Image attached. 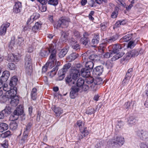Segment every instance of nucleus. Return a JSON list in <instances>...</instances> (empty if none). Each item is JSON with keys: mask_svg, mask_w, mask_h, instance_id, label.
<instances>
[{"mask_svg": "<svg viewBox=\"0 0 148 148\" xmlns=\"http://www.w3.org/2000/svg\"><path fill=\"white\" fill-rule=\"evenodd\" d=\"M23 136L22 137L21 140L23 141V142H25V141H26L27 136H28V133L27 131L24 132L23 133Z\"/></svg>", "mask_w": 148, "mask_h": 148, "instance_id": "3c124183", "label": "nucleus"}, {"mask_svg": "<svg viewBox=\"0 0 148 148\" xmlns=\"http://www.w3.org/2000/svg\"><path fill=\"white\" fill-rule=\"evenodd\" d=\"M10 23H6L2 25L0 28V34L1 35H4L6 33L7 28L10 26Z\"/></svg>", "mask_w": 148, "mask_h": 148, "instance_id": "dca6fc26", "label": "nucleus"}, {"mask_svg": "<svg viewBox=\"0 0 148 148\" xmlns=\"http://www.w3.org/2000/svg\"><path fill=\"white\" fill-rule=\"evenodd\" d=\"M42 24L40 22H37L36 23L34 26L32 28V30L34 32H36L39 30L41 27Z\"/></svg>", "mask_w": 148, "mask_h": 148, "instance_id": "5701e85b", "label": "nucleus"}, {"mask_svg": "<svg viewBox=\"0 0 148 148\" xmlns=\"http://www.w3.org/2000/svg\"><path fill=\"white\" fill-rule=\"evenodd\" d=\"M117 12L115 10L112 13L111 16L112 18H115L117 17Z\"/></svg>", "mask_w": 148, "mask_h": 148, "instance_id": "338daca9", "label": "nucleus"}, {"mask_svg": "<svg viewBox=\"0 0 148 148\" xmlns=\"http://www.w3.org/2000/svg\"><path fill=\"white\" fill-rule=\"evenodd\" d=\"M18 82V80L16 77L15 76L13 77L11 79L9 83V85L11 88L16 87V86Z\"/></svg>", "mask_w": 148, "mask_h": 148, "instance_id": "f3484780", "label": "nucleus"}, {"mask_svg": "<svg viewBox=\"0 0 148 148\" xmlns=\"http://www.w3.org/2000/svg\"><path fill=\"white\" fill-rule=\"evenodd\" d=\"M24 40L22 37H18L16 41V44L17 46L23 47L24 45Z\"/></svg>", "mask_w": 148, "mask_h": 148, "instance_id": "393cba45", "label": "nucleus"}, {"mask_svg": "<svg viewBox=\"0 0 148 148\" xmlns=\"http://www.w3.org/2000/svg\"><path fill=\"white\" fill-rule=\"evenodd\" d=\"M10 102L11 105L14 107L16 106L18 104L19 99L18 96H15L13 97H12Z\"/></svg>", "mask_w": 148, "mask_h": 148, "instance_id": "a211bd4d", "label": "nucleus"}, {"mask_svg": "<svg viewBox=\"0 0 148 148\" xmlns=\"http://www.w3.org/2000/svg\"><path fill=\"white\" fill-rule=\"evenodd\" d=\"M70 22V19L67 18H62L55 23L54 27L56 29L65 28L67 27L69 23Z\"/></svg>", "mask_w": 148, "mask_h": 148, "instance_id": "39448f33", "label": "nucleus"}, {"mask_svg": "<svg viewBox=\"0 0 148 148\" xmlns=\"http://www.w3.org/2000/svg\"><path fill=\"white\" fill-rule=\"evenodd\" d=\"M130 78L125 76V77L122 82L121 84L122 88L123 87L127 86V85L129 83Z\"/></svg>", "mask_w": 148, "mask_h": 148, "instance_id": "72a5a7b5", "label": "nucleus"}, {"mask_svg": "<svg viewBox=\"0 0 148 148\" xmlns=\"http://www.w3.org/2000/svg\"><path fill=\"white\" fill-rule=\"evenodd\" d=\"M8 67L11 70H14L16 68V66L15 64L12 63H9L8 65Z\"/></svg>", "mask_w": 148, "mask_h": 148, "instance_id": "5fc2aeb1", "label": "nucleus"}, {"mask_svg": "<svg viewBox=\"0 0 148 148\" xmlns=\"http://www.w3.org/2000/svg\"><path fill=\"white\" fill-rule=\"evenodd\" d=\"M17 127V124L14 121H13L11 122L10 125V129L12 130H14L16 129Z\"/></svg>", "mask_w": 148, "mask_h": 148, "instance_id": "79ce46f5", "label": "nucleus"}, {"mask_svg": "<svg viewBox=\"0 0 148 148\" xmlns=\"http://www.w3.org/2000/svg\"><path fill=\"white\" fill-rule=\"evenodd\" d=\"M137 134L140 138L144 141H148V132L145 130L138 131Z\"/></svg>", "mask_w": 148, "mask_h": 148, "instance_id": "0eeeda50", "label": "nucleus"}, {"mask_svg": "<svg viewBox=\"0 0 148 148\" xmlns=\"http://www.w3.org/2000/svg\"><path fill=\"white\" fill-rule=\"evenodd\" d=\"M11 135V132L10 131H7L2 134L1 136L3 138H5Z\"/></svg>", "mask_w": 148, "mask_h": 148, "instance_id": "09e8293b", "label": "nucleus"}, {"mask_svg": "<svg viewBox=\"0 0 148 148\" xmlns=\"http://www.w3.org/2000/svg\"><path fill=\"white\" fill-rule=\"evenodd\" d=\"M10 89L8 92H6V94H8V96L10 97V98L13 97L16 95L17 92V88L14 87V88H10Z\"/></svg>", "mask_w": 148, "mask_h": 148, "instance_id": "2eb2a0df", "label": "nucleus"}, {"mask_svg": "<svg viewBox=\"0 0 148 148\" xmlns=\"http://www.w3.org/2000/svg\"><path fill=\"white\" fill-rule=\"evenodd\" d=\"M70 75L75 80L80 75L79 70L76 69H72Z\"/></svg>", "mask_w": 148, "mask_h": 148, "instance_id": "ddd939ff", "label": "nucleus"}, {"mask_svg": "<svg viewBox=\"0 0 148 148\" xmlns=\"http://www.w3.org/2000/svg\"><path fill=\"white\" fill-rule=\"evenodd\" d=\"M11 108L9 106H6L5 108L3 110L1 111L2 112H3L4 116V115H6L7 114H10L11 112Z\"/></svg>", "mask_w": 148, "mask_h": 148, "instance_id": "e433bc0d", "label": "nucleus"}, {"mask_svg": "<svg viewBox=\"0 0 148 148\" xmlns=\"http://www.w3.org/2000/svg\"><path fill=\"white\" fill-rule=\"evenodd\" d=\"M36 91L37 90L36 88H34L32 89L31 93V96L32 99L34 100L36 99Z\"/></svg>", "mask_w": 148, "mask_h": 148, "instance_id": "ea45409f", "label": "nucleus"}, {"mask_svg": "<svg viewBox=\"0 0 148 148\" xmlns=\"http://www.w3.org/2000/svg\"><path fill=\"white\" fill-rule=\"evenodd\" d=\"M94 66V63L93 61H88L86 62L85 67L91 70Z\"/></svg>", "mask_w": 148, "mask_h": 148, "instance_id": "473e14b6", "label": "nucleus"}, {"mask_svg": "<svg viewBox=\"0 0 148 148\" xmlns=\"http://www.w3.org/2000/svg\"><path fill=\"white\" fill-rule=\"evenodd\" d=\"M95 112L94 109L93 108H91L88 110L86 111V113L88 114H94Z\"/></svg>", "mask_w": 148, "mask_h": 148, "instance_id": "e2e57ef3", "label": "nucleus"}, {"mask_svg": "<svg viewBox=\"0 0 148 148\" xmlns=\"http://www.w3.org/2000/svg\"><path fill=\"white\" fill-rule=\"evenodd\" d=\"M65 81L66 84L69 86H72L75 83V80L69 75L66 77Z\"/></svg>", "mask_w": 148, "mask_h": 148, "instance_id": "412c9836", "label": "nucleus"}, {"mask_svg": "<svg viewBox=\"0 0 148 148\" xmlns=\"http://www.w3.org/2000/svg\"><path fill=\"white\" fill-rule=\"evenodd\" d=\"M58 69V66H56L52 70L50 71L51 73H53L52 75H56V72Z\"/></svg>", "mask_w": 148, "mask_h": 148, "instance_id": "bf43d9fd", "label": "nucleus"}, {"mask_svg": "<svg viewBox=\"0 0 148 148\" xmlns=\"http://www.w3.org/2000/svg\"><path fill=\"white\" fill-rule=\"evenodd\" d=\"M89 86V85L87 84L86 81V83L82 86V91H86L88 90L90 88Z\"/></svg>", "mask_w": 148, "mask_h": 148, "instance_id": "49530a36", "label": "nucleus"}, {"mask_svg": "<svg viewBox=\"0 0 148 148\" xmlns=\"http://www.w3.org/2000/svg\"><path fill=\"white\" fill-rule=\"evenodd\" d=\"M3 90L6 92H8L9 90V88H8V85L7 84H4L3 85Z\"/></svg>", "mask_w": 148, "mask_h": 148, "instance_id": "774afa93", "label": "nucleus"}, {"mask_svg": "<svg viewBox=\"0 0 148 148\" xmlns=\"http://www.w3.org/2000/svg\"><path fill=\"white\" fill-rule=\"evenodd\" d=\"M138 40L139 39L138 38H136L134 41H130L128 44L127 46V48L130 49L133 48L135 46Z\"/></svg>", "mask_w": 148, "mask_h": 148, "instance_id": "b1692460", "label": "nucleus"}, {"mask_svg": "<svg viewBox=\"0 0 148 148\" xmlns=\"http://www.w3.org/2000/svg\"><path fill=\"white\" fill-rule=\"evenodd\" d=\"M133 71L132 68L129 69L127 73L126 76L130 78L132 76V73Z\"/></svg>", "mask_w": 148, "mask_h": 148, "instance_id": "4d7b16f0", "label": "nucleus"}, {"mask_svg": "<svg viewBox=\"0 0 148 148\" xmlns=\"http://www.w3.org/2000/svg\"><path fill=\"white\" fill-rule=\"evenodd\" d=\"M78 56V54L76 53H71L67 57L68 61L69 62L73 61L77 58Z\"/></svg>", "mask_w": 148, "mask_h": 148, "instance_id": "a878e982", "label": "nucleus"}, {"mask_svg": "<svg viewBox=\"0 0 148 148\" xmlns=\"http://www.w3.org/2000/svg\"><path fill=\"white\" fill-rule=\"evenodd\" d=\"M90 34L87 32H85L83 34V37L80 39V42L85 45L90 42V39L88 37Z\"/></svg>", "mask_w": 148, "mask_h": 148, "instance_id": "9d476101", "label": "nucleus"}, {"mask_svg": "<svg viewBox=\"0 0 148 148\" xmlns=\"http://www.w3.org/2000/svg\"><path fill=\"white\" fill-rule=\"evenodd\" d=\"M53 110L56 114V116H59L62 113V110L59 107H56L54 106L53 108Z\"/></svg>", "mask_w": 148, "mask_h": 148, "instance_id": "c9c22d12", "label": "nucleus"}, {"mask_svg": "<svg viewBox=\"0 0 148 148\" xmlns=\"http://www.w3.org/2000/svg\"><path fill=\"white\" fill-rule=\"evenodd\" d=\"M140 146L141 148H148V143H141L140 144Z\"/></svg>", "mask_w": 148, "mask_h": 148, "instance_id": "052dcab7", "label": "nucleus"}, {"mask_svg": "<svg viewBox=\"0 0 148 148\" xmlns=\"http://www.w3.org/2000/svg\"><path fill=\"white\" fill-rule=\"evenodd\" d=\"M103 71V67L102 66H99L95 67L92 72L94 76L96 77L101 75Z\"/></svg>", "mask_w": 148, "mask_h": 148, "instance_id": "1a4fd4ad", "label": "nucleus"}, {"mask_svg": "<svg viewBox=\"0 0 148 148\" xmlns=\"http://www.w3.org/2000/svg\"><path fill=\"white\" fill-rule=\"evenodd\" d=\"M123 21H119L116 22L115 23V26L117 27H119L121 25H123L122 23Z\"/></svg>", "mask_w": 148, "mask_h": 148, "instance_id": "69168bd1", "label": "nucleus"}, {"mask_svg": "<svg viewBox=\"0 0 148 148\" xmlns=\"http://www.w3.org/2000/svg\"><path fill=\"white\" fill-rule=\"evenodd\" d=\"M85 84L84 80L79 78L77 81L76 84L72 86L70 93V96L71 99H74L78 95V93L82 92V86Z\"/></svg>", "mask_w": 148, "mask_h": 148, "instance_id": "f03ea898", "label": "nucleus"}, {"mask_svg": "<svg viewBox=\"0 0 148 148\" xmlns=\"http://www.w3.org/2000/svg\"><path fill=\"white\" fill-rule=\"evenodd\" d=\"M10 75V72L7 71L3 72L2 76L1 77V80L2 82H6Z\"/></svg>", "mask_w": 148, "mask_h": 148, "instance_id": "6ab92c4d", "label": "nucleus"}, {"mask_svg": "<svg viewBox=\"0 0 148 148\" xmlns=\"http://www.w3.org/2000/svg\"><path fill=\"white\" fill-rule=\"evenodd\" d=\"M58 3V0H49L48 2V4L54 6L56 5Z\"/></svg>", "mask_w": 148, "mask_h": 148, "instance_id": "de8ad7c7", "label": "nucleus"}, {"mask_svg": "<svg viewBox=\"0 0 148 148\" xmlns=\"http://www.w3.org/2000/svg\"><path fill=\"white\" fill-rule=\"evenodd\" d=\"M56 46L52 44L50 46L49 48L43 49L41 50L40 54L41 56L42 57H46L48 56L49 53H51L48 61V64L49 66H51L52 64H53V62L55 61L56 52Z\"/></svg>", "mask_w": 148, "mask_h": 148, "instance_id": "f257e3e1", "label": "nucleus"}, {"mask_svg": "<svg viewBox=\"0 0 148 148\" xmlns=\"http://www.w3.org/2000/svg\"><path fill=\"white\" fill-rule=\"evenodd\" d=\"M23 113V106L21 105L19 106L18 107L16 108L13 112V115L12 116L14 118V120H17L19 115H21Z\"/></svg>", "mask_w": 148, "mask_h": 148, "instance_id": "6e6552de", "label": "nucleus"}, {"mask_svg": "<svg viewBox=\"0 0 148 148\" xmlns=\"http://www.w3.org/2000/svg\"><path fill=\"white\" fill-rule=\"evenodd\" d=\"M86 82L87 84L89 85L90 88L92 90L94 91L96 90L97 88V84H95V86L94 84H93L94 83L93 78L92 77H90L86 79Z\"/></svg>", "mask_w": 148, "mask_h": 148, "instance_id": "f8f14e48", "label": "nucleus"}, {"mask_svg": "<svg viewBox=\"0 0 148 148\" xmlns=\"http://www.w3.org/2000/svg\"><path fill=\"white\" fill-rule=\"evenodd\" d=\"M118 38V35L117 34H115L113 36L110 37L106 39V41L108 42H111L116 40Z\"/></svg>", "mask_w": 148, "mask_h": 148, "instance_id": "f704fd0d", "label": "nucleus"}, {"mask_svg": "<svg viewBox=\"0 0 148 148\" xmlns=\"http://www.w3.org/2000/svg\"><path fill=\"white\" fill-rule=\"evenodd\" d=\"M65 74V73L63 72H60V70H59L58 73L59 76L58 79L59 80H61L63 79L64 77Z\"/></svg>", "mask_w": 148, "mask_h": 148, "instance_id": "8fccbe9b", "label": "nucleus"}, {"mask_svg": "<svg viewBox=\"0 0 148 148\" xmlns=\"http://www.w3.org/2000/svg\"><path fill=\"white\" fill-rule=\"evenodd\" d=\"M71 46L73 49L76 51H78L80 50V46L77 42L74 44H72Z\"/></svg>", "mask_w": 148, "mask_h": 148, "instance_id": "37998d69", "label": "nucleus"}, {"mask_svg": "<svg viewBox=\"0 0 148 148\" xmlns=\"http://www.w3.org/2000/svg\"><path fill=\"white\" fill-rule=\"evenodd\" d=\"M131 103H132V101H128L125 103L124 107L126 109L129 108Z\"/></svg>", "mask_w": 148, "mask_h": 148, "instance_id": "680f3d73", "label": "nucleus"}, {"mask_svg": "<svg viewBox=\"0 0 148 148\" xmlns=\"http://www.w3.org/2000/svg\"><path fill=\"white\" fill-rule=\"evenodd\" d=\"M121 49V46L119 44H116L113 46L112 47V51L113 54L117 53Z\"/></svg>", "mask_w": 148, "mask_h": 148, "instance_id": "cd10ccee", "label": "nucleus"}, {"mask_svg": "<svg viewBox=\"0 0 148 148\" xmlns=\"http://www.w3.org/2000/svg\"><path fill=\"white\" fill-rule=\"evenodd\" d=\"M69 34L67 33L63 32L61 37V41L64 42H66L67 39Z\"/></svg>", "mask_w": 148, "mask_h": 148, "instance_id": "7c9ffc66", "label": "nucleus"}, {"mask_svg": "<svg viewBox=\"0 0 148 148\" xmlns=\"http://www.w3.org/2000/svg\"><path fill=\"white\" fill-rule=\"evenodd\" d=\"M90 71L86 67L82 68L81 70L82 75L83 77H88L90 75Z\"/></svg>", "mask_w": 148, "mask_h": 148, "instance_id": "aec40b11", "label": "nucleus"}, {"mask_svg": "<svg viewBox=\"0 0 148 148\" xmlns=\"http://www.w3.org/2000/svg\"><path fill=\"white\" fill-rule=\"evenodd\" d=\"M45 4H42L41 6H39V10L42 12H45L47 10V7Z\"/></svg>", "mask_w": 148, "mask_h": 148, "instance_id": "603ef678", "label": "nucleus"}, {"mask_svg": "<svg viewBox=\"0 0 148 148\" xmlns=\"http://www.w3.org/2000/svg\"><path fill=\"white\" fill-rule=\"evenodd\" d=\"M25 67L27 73L29 74L32 71V60L31 56L27 54L25 57Z\"/></svg>", "mask_w": 148, "mask_h": 148, "instance_id": "423d86ee", "label": "nucleus"}, {"mask_svg": "<svg viewBox=\"0 0 148 148\" xmlns=\"http://www.w3.org/2000/svg\"><path fill=\"white\" fill-rule=\"evenodd\" d=\"M68 51V48H65L62 49L58 53L59 58H62L65 56Z\"/></svg>", "mask_w": 148, "mask_h": 148, "instance_id": "bb28decb", "label": "nucleus"}, {"mask_svg": "<svg viewBox=\"0 0 148 148\" xmlns=\"http://www.w3.org/2000/svg\"><path fill=\"white\" fill-rule=\"evenodd\" d=\"M99 36L98 34H95L93 38L91 41V44L95 45L94 47H95L99 42Z\"/></svg>", "mask_w": 148, "mask_h": 148, "instance_id": "4be33fe9", "label": "nucleus"}, {"mask_svg": "<svg viewBox=\"0 0 148 148\" xmlns=\"http://www.w3.org/2000/svg\"><path fill=\"white\" fill-rule=\"evenodd\" d=\"M124 143V138L121 136H117L115 138L109 141L108 144L112 148H118Z\"/></svg>", "mask_w": 148, "mask_h": 148, "instance_id": "7ed1b4c3", "label": "nucleus"}, {"mask_svg": "<svg viewBox=\"0 0 148 148\" xmlns=\"http://www.w3.org/2000/svg\"><path fill=\"white\" fill-rule=\"evenodd\" d=\"M132 34H129L123 37L120 40V42H127L130 40L132 38Z\"/></svg>", "mask_w": 148, "mask_h": 148, "instance_id": "c85d7f7f", "label": "nucleus"}, {"mask_svg": "<svg viewBox=\"0 0 148 148\" xmlns=\"http://www.w3.org/2000/svg\"><path fill=\"white\" fill-rule=\"evenodd\" d=\"M53 63L52 64L51 66H49L48 64V61L46 64L43 66L42 68V72L43 73H45L47 70L48 68H51L52 66H53Z\"/></svg>", "mask_w": 148, "mask_h": 148, "instance_id": "c03bdc74", "label": "nucleus"}, {"mask_svg": "<svg viewBox=\"0 0 148 148\" xmlns=\"http://www.w3.org/2000/svg\"><path fill=\"white\" fill-rule=\"evenodd\" d=\"M22 8L21 3L18 2L15 3L14 6L13 12L14 13H17L21 12Z\"/></svg>", "mask_w": 148, "mask_h": 148, "instance_id": "4468645a", "label": "nucleus"}, {"mask_svg": "<svg viewBox=\"0 0 148 148\" xmlns=\"http://www.w3.org/2000/svg\"><path fill=\"white\" fill-rule=\"evenodd\" d=\"M8 128V125L5 123L0 124V132H2L5 130H6Z\"/></svg>", "mask_w": 148, "mask_h": 148, "instance_id": "58836bf2", "label": "nucleus"}, {"mask_svg": "<svg viewBox=\"0 0 148 148\" xmlns=\"http://www.w3.org/2000/svg\"><path fill=\"white\" fill-rule=\"evenodd\" d=\"M8 58H9L8 60L10 61H12L14 60V57L13 54H9L8 56Z\"/></svg>", "mask_w": 148, "mask_h": 148, "instance_id": "0e129e2a", "label": "nucleus"}, {"mask_svg": "<svg viewBox=\"0 0 148 148\" xmlns=\"http://www.w3.org/2000/svg\"><path fill=\"white\" fill-rule=\"evenodd\" d=\"M31 18H32L33 20H34L37 19L39 17V14L37 13H34L31 16Z\"/></svg>", "mask_w": 148, "mask_h": 148, "instance_id": "864d4df0", "label": "nucleus"}, {"mask_svg": "<svg viewBox=\"0 0 148 148\" xmlns=\"http://www.w3.org/2000/svg\"><path fill=\"white\" fill-rule=\"evenodd\" d=\"M77 126L79 128L80 134L78 135L79 140L87 136L89 133V131L86 127H84V123L81 121L79 120L77 122Z\"/></svg>", "mask_w": 148, "mask_h": 148, "instance_id": "20e7f679", "label": "nucleus"}, {"mask_svg": "<svg viewBox=\"0 0 148 148\" xmlns=\"http://www.w3.org/2000/svg\"><path fill=\"white\" fill-rule=\"evenodd\" d=\"M94 83L93 84H94L95 86V84L97 85H100L103 83V81L102 78L101 77H97L95 79H93Z\"/></svg>", "mask_w": 148, "mask_h": 148, "instance_id": "4c0bfd02", "label": "nucleus"}, {"mask_svg": "<svg viewBox=\"0 0 148 148\" xmlns=\"http://www.w3.org/2000/svg\"><path fill=\"white\" fill-rule=\"evenodd\" d=\"M33 125V123L31 122L28 123L26 126V128L25 129L24 132L27 131L28 133V132L30 130L31 128Z\"/></svg>", "mask_w": 148, "mask_h": 148, "instance_id": "a18cd8bd", "label": "nucleus"}, {"mask_svg": "<svg viewBox=\"0 0 148 148\" xmlns=\"http://www.w3.org/2000/svg\"><path fill=\"white\" fill-rule=\"evenodd\" d=\"M136 121V119L134 117L130 116L128 120V124L130 127H131L134 124Z\"/></svg>", "mask_w": 148, "mask_h": 148, "instance_id": "c756f323", "label": "nucleus"}, {"mask_svg": "<svg viewBox=\"0 0 148 148\" xmlns=\"http://www.w3.org/2000/svg\"><path fill=\"white\" fill-rule=\"evenodd\" d=\"M71 66V64L68 63L65 64L63 68L60 70V72H63L66 73L67 70Z\"/></svg>", "mask_w": 148, "mask_h": 148, "instance_id": "2f4dec72", "label": "nucleus"}, {"mask_svg": "<svg viewBox=\"0 0 148 148\" xmlns=\"http://www.w3.org/2000/svg\"><path fill=\"white\" fill-rule=\"evenodd\" d=\"M10 98V97L8 96V94H6V93H5V95H3L2 98H1V100L3 101V102L6 101L8 99Z\"/></svg>", "mask_w": 148, "mask_h": 148, "instance_id": "13d9d810", "label": "nucleus"}, {"mask_svg": "<svg viewBox=\"0 0 148 148\" xmlns=\"http://www.w3.org/2000/svg\"><path fill=\"white\" fill-rule=\"evenodd\" d=\"M112 52H107L104 55V57L105 58H109L110 57H112L113 55Z\"/></svg>", "mask_w": 148, "mask_h": 148, "instance_id": "6e6d98bb", "label": "nucleus"}, {"mask_svg": "<svg viewBox=\"0 0 148 148\" xmlns=\"http://www.w3.org/2000/svg\"><path fill=\"white\" fill-rule=\"evenodd\" d=\"M139 54L138 51L135 49H133L130 52L127 53L126 56L124 60H127L130 59V57H135L137 56Z\"/></svg>", "mask_w": 148, "mask_h": 148, "instance_id": "9b49d317", "label": "nucleus"}, {"mask_svg": "<svg viewBox=\"0 0 148 148\" xmlns=\"http://www.w3.org/2000/svg\"><path fill=\"white\" fill-rule=\"evenodd\" d=\"M99 56L95 54H92L88 57L89 59L92 61H95L99 60Z\"/></svg>", "mask_w": 148, "mask_h": 148, "instance_id": "a19ab883", "label": "nucleus"}]
</instances>
